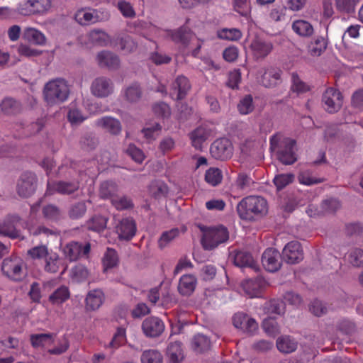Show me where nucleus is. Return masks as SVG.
<instances>
[{"label":"nucleus","instance_id":"obj_8","mask_svg":"<svg viewBox=\"0 0 363 363\" xmlns=\"http://www.w3.org/2000/svg\"><path fill=\"white\" fill-rule=\"evenodd\" d=\"M37 179L32 172L21 174L16 184V192L20 197L28 198L35 191Z\"/></svg>","mask_w":363,"mask_h":363},{"label":"nucleus","instance_id":"obj_16","mask_svg":"<svg viewBox=\"0 0 363 363\" xmlns=\"http://www.w3.org/2000/svg\"><path fill=\"white\" fill-rule=\"evenodd\" d=\"M164 322L155 316L145 318L142 323V330L149 337H159L164 332Z\"/></svg>","mask_w":363,"mask_h":363},{"label":"nucleus","instance_id":"obj_42","mask_svg":"<svg viewBox=\"0 0 363 363\" xmlns=\"http://www.w3.org/2000/svg\"><path fill=\"white\" fill-rule=\"evenodd\" d=\"M211 342L207 336L202 334L196 335L191 340V347L197 352H203L210 348Z\"/></svg>","mask_w":363,"mask_h":363},{"label":"nucleus","instance_id":"obj_41","mask_svg":"<svg viewBox=\"0 0 363 363\" xmlns=\"http://www.w3.org/2000/svg\"><path fill=\"white\" fill-rule=\"evenodd\" d=\"M107 221L108 219L105 216L96 215L86 221V226L88 230L101 232L106 228Z\"/></svg>","mask_w":363,"mask_h":363},{"label":"nucleus","instance_id":"obj_4","mask_svg":"<svg viewBox=\"0 0 363 363\" xmlns=\"http://www.w3.org/2000/svg\"><path fill=\"white\" fill-rule=\"evenodd\" d=\"M44 97L49 104H57L66 101L69 94L67 82L62 78L49 81L44 87Z\"/></svg>","mask_w":363,"mask_h":363},{"label":"nucleus","instance_id":"obj_61","mask_svg":"<svg viewBox=\"0 0 363 363\" xmlns=\"http://www.w3.org/2000/svg\"><path fill=\"white\" fill-rule=\"evenodd\" d=\"M179 230L173 228L168 231L164 232L158 240L159 247L162 249L165 247L170 242L179 235Z\"/></svg>","mask_w":363,"mask_h":363},{"label":"nucleus","instance_id":"obj_45","mask_svg":"<svg viewBox=\"0 0 363 363\" xmlns=\"http://www.w3.org/2000/svg\"><path fill=\"white\" fill-rule=\"evenodd\" d=\"M264 332L271 337H275L281 332L280 327L277 320L272 318H265L262 324Z\"/></svg>","mask_w":363,"mask_h":363},{"label":"nucleus","instance_id":"obj_22","mask_svg":"<svg viewBox=\"0 0 363 363\" xmlns=\"http://www.w3.org/2000/svg\"><path fill=\"white\" fill-rule=\"evenodd\" d=\"M273 43L260 38H255L250 45L254 56L257 59L265 58L273 50Z\"/></svg>","mask_w":363,"mask_h":363},{"label":"nucleus","instance_id":"obj_54","mask_svg":"<svg viewBox=\"0 0 363 363\" xmlns=\"http://www.w3.org/2000/svg\"><path fill=\"white\" fill-rule=\"evenodd\" d=\"M118 262V257L116 251L112 248H108L103 258L105 269L114 267Z\"/></svg>","mask_w":363,"mask_h":363},{"label":"nucleus","instance_id":"obj_51","mask_svg":"<svg viewBox=\"0 0 363 363\" xmlns=\"http://www.w3.org/2000/svg\"><path fill=\"white\" fill-rule=\"evenodd\" d=\"M264 310L268 314L280 315L284 312V306L281 301L271 300L265 303Z\"/></svg>","mask_w":363,"mask_h":363},{"label":"nucleus","instance_id":"obj_23","mask_svg":"<svg viewBox=\"0 0 363 363\" xmlns=\"http://www.w3.org/2000/svg\"><path fill=\"white\" fill-rule=\"evenodd\" d=\"M167 35L175 43H181L184 46H188L194 37L192 32L184 26L174 30H167Z\"/></svg>","mask_w":363,"mask_h":363},{"label":"nucleus","instance_id":"obj_62","mask_svg":"<svg viewBox=\"0 0 363 363\" xmlns=\"http://www.w3.org/2000/svg\"><path fill=\"white\" fill-rule=\"evenodd\" d=\"M119 45L121 50L124 51L125 53L134 52L138 47L137 43L135 42L129 35L121 37L119 40Z\"/></svg>","mask_w":363,"mask_h":363},{"label":"nucleus","instance_id":"obj_59","mask_svg":"<svg viewBox=\"0 0 363 363\" xmlns=\"http://www.w3.org/2000/svg\"><path fill=\"white\" fill-rule=\"evenodd\" d=\"M161 130L162 126L159 123H156L150 127L144 128L141 132L143 134L144 138L150 143L159 136Z\"/></svg>","mask_w":363,"mask_h":363},{"label":"nucleus","instance_id":"obj_26","mask_svg":"<svg viewBox=\"0 0 363 363\" xmlns=\"http://www.w3.org/2000/svg\"><path fill=\"white\" fill-rule=\"evenodd\" d=\"M88 42L98 46H107L111 41L110 35L103 29L94 28L86 34Z\"/></svg>","mask_w":363,"mask_h":363},{"label":"nucleus","instance_id":"obj_46","mask_svg":"<svg viewBox=\"0 0 363 363\" xmlns=\"http://www.w3.org/2000/svg\"><path fill=\"white\" fill-rule=\"evenodd\" d=\"M223 179L222 172L216 167L209 168L205 174V180L210 185L215 186L219 184Z\"/></svg>","mask_w":363,"mask_h":363},{"label":"nucleus","instance_id":"obj_32","mask_svg":"<svg viewBox=\"0 0 363 363\" xmlns=\"http://www.w3.org/2000/svg\"><path fill=\"white\" fill-rule=\"evenodd\" d=\"M327 40L320 35L315 36L308 45V52L311 56L318 57L327 48Z\"/></svg>","mask_w":363,"mask_h":363},{"label":"nucleus","instance_id":"obj_29","mask_svg":"<svg viewBox=\"0 0 363 363\" xmlns=\"http://www.w3.org/2000/svg\"><path fill=\"white\" fill-rule=\"evenodd\" d=\"M264 286L265 281L261 277L248 279L242 284L243 290L250 297L257 296Z\"/></svg>","mask_w":363,"mask_h":363},{"label":"nucleus","instance_id":"obj_28","mask_svg":"<svg viewBox=\"0 0 363 363\" xmlns=\"http://www.w3.org/2000/svg\"><path fill=\"white\" fill-rule=\"evenodd\" d=\"M197 284L196 278L192 274H184L178 284V291L182 296H190L195 290Z\"/></svg>","mask_w":363,"mask_h":363},{"label":"nucleus","instance_id":"obj_20","mask_svg":"<svg viewBox=\"0 0 363 363\" xmlns=\"http://www.w3.org/2000/svg\"><path fill=\"white\" fill-rule=\"evenodd\" d=\"M96 125L104 132L113 135H118L121 133L122 125L120 121L111 116H104L95 121Z\"/></svg>","mask_w":363,"mask_h":363},{"label":"nucleus","instance_id":"obj_24","mask_svg":"<svg viewBox=\"0 0 363 363\" xmlns=\"http://www.w3.org/2000/svg\"><path fill=\"white\" fill-rule=\"evenodd\" d=\"M98 65L101 67H107L110 69H116L120 66L119 57L106 50L99 52L96 55Z\"/></svg>","mask_w":363,"mask_h":363},{"label":"nucleus","instance_id":"obj_63","mask_svg":"<svg viewBox=\"0 0 363 363\" xmlns=\"http://www.w3.org/2000/svg\"><path fill=\"white\" fill-rule=\"evenodd\" d=\"M234 10L242 16H247L251 11L249 0H233Z\"/></svg>","mask_w":363,"mask_h":363},{"label":"nucleus","instance_id":"obj_17","mask_svg":"<svg viewBox=\"0 0 363 363\" xmlns=\"http://www.w3.org/2000/svg\"><path fill=\"white\" fill-rule=\"evenodd\" d=\"M262 262L266 270L274 272L281 266V256L277 250L267 248L262 255Z\"/></svg>","mask_w":363,"mask_h":363},{"label":"nucleus","instance_id":"obj_34","mask_svg":"<svg viewBox=\"0 0 363 363\" xmlns=\"http://www.w3.org/2000/svg\"><path fill=\"white\" fill-rule=\"evenodd\" d=\"M167 354L173 363L182 362L184 356L182 343L179 341L170 342L167 349Z\"/></svg>","mask_w":363,"mask_h":363},{"label":"nucleus","instance_id":"obj_11","mask_svg":"<svg viewBox=\"0 0 363 363\" xmlns=\"http://www.w3.org/2000/svg\"><path fill=\"white\" fill-rule=\"evenodd\" d=\"M282 259L288 264H296L303 259V250L297 241L288 242L282 250Z\"/></svg>","mask_w":363,"mask_h":363},{"label":"nucleus","instance_id":"obj_7","mask_svg":"<svg viewBox=\"0 0 363 363\" xmlns=\"http://www.w3.org/2000/svg\"><path fill=\"white\" fill-rule=\"evenodd\" d=\"M90 91L97 98H106L114 92V84L108 77H98L92 81Z\"/></svg>","mask_w":363,"mask_h":363},{"label":"nucleus","instance_id":"obj_5","mask_svg":"<svg viewBox=\"0 0 363 363\" xmlns=\"http://www.w3.org/2000/svg\"><path fill=\"white\" fill-rule=\"evenodd\" d=\"M51 6V0H26L18 4L17 11L23 16L44 14Z\"/></svg>","mask_w":363,"mask_h":363},{"label":"nucleus","instance_id":"obj_1","mask_svg":"<svg viewBox=\"0 0 363 363\" xmlns=\"http://www.w3.org/2000/svg\"><path fill=\"white\" fill-rule=\"evenodd\" d=\"M270 150L285 165L292 164L297 160L295 140L284 138L279 133L274 134L270 138Z\"/></svg>","mask_w":363,"mask_h":363},{"label":"nucleus","instance_id":"obj_10","mask_svg":"<svg viewBox=\"0 0 363 363\" xmlns=\"http://www.w3.org/2000/svg\"><path fill=\"white\" fill-rule=\"evenodd\" d=\"M210 152L215 159L225 160L232 157L233 147L228 139L222 138L217 139L211 144Z\"/></svg>","mask_w":363,"mask_h":363},{"label":"nucleus","instance_id":"obj_33","mask_svg":"<svg viewBox=\"0 0 363 363\" xmlns=\"http://www.w3.org/2000/svg\"><path fill=\"white\" fill-rule=\"evenodd\" d=\"M55 335L52 333H39L30 335V340L34 348H44L54 342Z\"/></svg>","mask_w":363,"mask_h":363},{"label":"nucleus","instance_id":"obj_48","mask_svg":"<svg viewBox=\"0 0 363 363\" xmlns=\"http://www.w3.org/2000/svg\"><path fill=\"white\" fill-rule=\"evenodd\" d=\"M140 359L142 363H162L163 362L162 354L156 350L144 351Z\"/></svg>","mask_w":363,"mask_h":363},{"label":"nucleus","instance_id":"obj_57","mask_svg":"<svg viewBox=\"0 0 363 363\" xmlns=\"http://www.w3.org/2000/svg\"><path fill=\"white\" fill-rule=\"evenodd\" d=\"M238 109L241 114L246 115L254 110L253 99L251 95L244 96L238 104Z\"/></svg>","mask_w":363,"mask_h":363},{"label":"nucleus","instance_id":"obj_60","mask_svg":"<svg viewBox=\"0 0 363 363\" xmlns=\"http://www.w3.org/2000/svg\"><path fill=\"white\" fill-rule=\"evenodd\" d=\"M294 179V175L293 174H281L277 175L274 178V184L278 190L284 189L285 186L291 184Z\"/></svg>","mask_w":363,"mask_h":363},{"label":"nucleus","instance_id":"obj_40","mask_svg":"<svg viewBox=\"0 0 363 363\" xmlns=\"http://www.w3.org/2000/svg\"><path fill=\"white\" fill-rule=\"evenodd\" d=\"M118 192V186L113 182L106 181L101 184L99 196L103 199L112 200Z\"/></svg>","mask_w":363,"mask_h":363},{"label":"nucleus","instance_id":"obj_25","mask_svg":"<svg viewBox=\"0 0 363 363\" xmlns=\"http://www.w3.org/2000/svg\"><path fill=\"white\" fill-rule=\"evenodd\" d=\"M233 259L234 264L239 267H248L255 271L259 269L257 262L248 252L242 250L236 252Z\"/></svg>","mask_w":363,"mask_h":363},{"label":"nucleus","instance_id":"obj_30","mask_svg":"<svg viewBox=\"0 0 363 363\" xmlns=\"http://www.w3.org/2000/svg\"><path fill=\"white\" fill-rule=\"evenodd\" d=\"M23 39L36 45H45L47 41L45 35L41 31L32 27L24 29Z\"/></svg>","mask_w":363,"mask_h":363},{"label":"nucleus","instance_id":"obj_14","mask_svg":"<svg viewBox=\"0 0 363 363\" xmlns=\"http://www.w3.org/2000/svg\"><path fill=\"white\" fill-rule=\"evenodd\" d=\"M233 323L236 328L250 335H255L258 330V323L256 320L242 313H238L233 315Z\"/></svg>","mask_w":363,"mask_h":363},{"label":"nucleus","instance_id":"obj_49","mask_svg":"<svg viewBox=\"0 0 363 363\" xmlns=\"http://www.w3.org/2000/svg\"><path fill=\"white\" fill-rule=\"evenodd\" d=\"M124 94L128 101L136 102L142 96L141 88L136 83L132 84L125 89Z\"/></svg>","mask_w":363,"mask_h":363},{"label":"nucleus","instance_id":"obj_31","mask_svg":"<svg viewBox=\"0 0 363 363\" xmlns=\"http://www.w3.org/2000/svg\"><path fill=\"white\" fill-rule=\"evenodd\" d=\"M291 28L293 31L302 38H309L314 33L313 26L307 21L296 20L292 23Z\"/></svg>","mask_w":363,"mask_h":363},{"label":"nucleus","instance_id":"obj_9","mask_svg":"<svg viewBox=\"0 0 363 363\" xmlns=\"http://www.w3.org/2000/svg\"><path fill=\"white\" fill-rule=\"evenodd\" d=\"M23 265V262L19 257L6 258L2 263L1 270L10 279L19 281L24 276Z\"/></svg>","mask_w":363,"mask_h":363},{"label":"nucleus","instance_id":"obj_39","mask_svg":"<svg viewBox=\"0 0 363 363\" xmlns=\"http://www.w3.org/2000/svg\"><path fill=\"white\" fill-rule=\"evenodd\" d=\"M44 270L48 273H57L61 266V260L58 255L51 251V253L44 260Z\"/></svg>","mask_w":363,"mask_h":363},{"label":"nucleus","instance_id":"obj_19","mask_svg":"<svg viewBox=\"0 0 363 363\" xmlns=\"http://www.w3.org/2000/svg\"><path fill=\"white\" fill-rule=\"evenodd\" d=\"M191 89L189 79L183 76H178L172 84L170 96L174 100L183 99Z\"/></svg>","mask_w":363,"mask_h":363},{"label":"nucleus","instance_id":"obj_6","mask_svg":"<svg viewBox=\"0 0 363 363\" xmlns=\"http://www.w3.org/2000/svg\"><path fill=\"white\" fill-rule=\"evenodd\" d=\"M343 104L341 92L333 87L328 88L323 94L322 104L324 110L329 113H337Z\"/></svg>","mask_w":363,"mask_h":363},{"label":"nucleus","instance_id":"obj_35","mask_svg":"<svg viewBox=\"0 0 363 363\" xmlns=\"http://www.w3.org/2000/svg\"><path fill=\"white\" fill-rule=\"evenodd\" d=\"M1 111L6 115H15L21 112V104L13 98H6L0 104Z\"/></svg>","mask_w":363,"mask_h":363},{"label":"nucleus","instance_id":"obj_44","mask_svg":"<svg viewBox=\"0 0 363 363\" xmlns=\"http://www.w3.org/2000/svg\"><path fill=\"white\" fill-rule=\"evenodd\" d=\"M150 194L156 199L165 196L168 193L167 186L161 181H154L149 186Z\"/></svg>","mask_w":363,"mask_h":363},{"label":"nucleus","instance_id":"obj_47","mask_svg":"<svg viewBox=\"0 0 363 363\" xmlns=\"http://www.w3.org/2000/svg\"><path fill=\"white\" fill-rule=\"evenodd\" d=\"M51 253V251H49L48 247L45 245H40L35 247H32L31 249L28 250V255L33 259H43Z\"/></svg>","mask_w":363,"mask_h":363},{"label":"nucleus","instance_id":"obj_21","mask_svg":"<svg viewBox=\"0 0 363 363\" xmlns=\"http://www.w3.org/2000/svg\"><path fill=\"white\" fill-rule=\"evenodd\" d=\"M79 187V183L76 182H57L48 184L47 194H70L77 191Z\"/></svg>","mask_w":363,"mask_h":363},{"label":"nucleus","instance_id":"obj_13","mask_svg":"<svg viewBox=\"0 0 363 363\" xmlns=\"http://www.w3.org/2000/svg\"><path fill=\"white\" fill-rule=\"evenodd\" d=\"M23 225V223L21 222L20 216L18 215L9 216L0 223V234L13 239L20 238L21 233L17 228Z\"/></svg>","mask_w":363,"mask_h":363},{"label":"nucleus","instance_id":"obj_43","mask_svg":"<svg viewBox=\"0 0 363 363\" xmlns=\"http://www.w3.org/2000/svg\"><path fill=\"white\" fill-rule=\"evenodd\" d=\"M74 18L82 26L92 25L91 7L78 9L74 13Z\"/></svg>","mask_w":363,"mask_h":363},{"label":"nucleus","instance_id":"obj_55","mask_svg":"<svg viewBox=\"0 0 363 363\" xmlns=\"http://www.w3.org/2000/svg\"><path fill=\"white\" fill-rule=\"evenodd\" d=\"M359 0H335L336 9L340 12L352 13L355 10Z\"/></svg>","mask_w":363,"mask_h":363},{"label":"nucleus","instance_id":"obj_56","mask_svg":"<svg viewBox=\"0 0 363 363\" xmlns=\"http://www.w3.org/2000/svg\"><path fill=\"white\" fill-rule=\"evenodd\" d=\"M111 201L113 206L118 210L128 209L133 206L132 200L125 196H118L116 195Z\"/></svg>","mask_w":363,"mask_h":363},{"label":"nucleus","instance_id":"obj_38","mask_svg":"<svg viewBox=\"0 0 363 363\" xmlns=\"http://www.w3.org/2000/svg\"><path fill=\"white\" fill-rule=\"evenodd\" d=\"M69 296L70 294L68 288L62 286L50 295L49 301L53 305L59 306L68 300Z\"/></svg>","mask_w":363,"mask_h":363},{"label":"nucleus","instance_id":"obj_2","mask_svg":"<svg viewBox=\"0 0 363 363\" xmlns=\"http://www.w3.org/2000/svg\"><path fill=\"white\" fill-rule=\"evenodd\" d=\"M267 201L262 196H250L243 199L237 206L239 216L244 220H253L267 213Z\"/></svg>","mask_w":363,"mask_h":363},{"label":"nucleus","instance_id":"obj_27","mask_svg":"<svg viewBox=\"0 0 363 363\" xmlns=\"http://www.w3.org/2000/svg\"><path fill=\"white\" fill-rule=\"evenodd\" d=\"M105 299L104 292L101 289H93L86 295V309L87 311H96L103 304Z\"/></svg>","mask_w":363,"mask_h":363},{"label":"nucleus","instance_id":"obj_12","mask_svg":"<svg viewBox=\"0 0 363 363\" xmlns=\"http://www.w3.org/2000/svg\"><path fill=\"white\" fill-rule=\"evenodd\" d=\"M281 70L277 67H264L259 72V82L267 88L275 87L281 82Z\"/></svg>","mask_w":363,"mask_h":363},{"label":"nucleus","instance_id":"obj_3","mask_svg":"<svg viewBox=\"0 0 363 363\" xmlns=\"http://www.w3.org/2000/svg\"><path fill=\"white\" fill-rule=\"evenodd\" d=\"M202 232L201 245L204 250H212L229 239V232L222 225L200 228Z\"/></svg>","mask_w":363,"mask_h":363},{"label":"nucleus","instance_id":"obj_53","mask_svg":"<svg viewBox=\"0 0 363 363\" xmlns=\"http://www.w3.org/2000/svg\"><path fill=\"white\" fill-rule=\"evenodd\" d=\"M348 262L354 267H363V249H352L347 255Z\"/></svg>","mask_w":363,"mask_h":363},{"label":"nucleus","instance_id":"obj_58","mask_svg":"<svg viewBox=\"0 0 363 363\" xmlns=\"http://www.w3.org/2000/svg\"><path fill=\"white\" fill-rule=\"evenodd\" d=\"M86 211V203L84 201H79L70 206L69 216L72 219H78L82 218Z\"/></svg>","mask_w":363,"mask_h":363},{"label":"nucleus","instance_id":"obj_52","mask_svg":"<svg viewBox=\"0 0 363 363\" xmlns=\"http://www.w3.org/2000/svg\"><path fill=\"white\" fill-rule=\"evenodd\" d=\"M91 12L92 25L98 23L106 22L111 18L109 11L104 9H96L91 8Z\"/></svg>","mask_w":363,"mask_h":363},{"label":"nucleus","instance_id":"obj_37","mask_svg":"<svg viewBox=\"0 0 363 363\" xmlns=\"http://www.w3.org/2000/svg\"><path fill=\"white\" fill-rule=\"evenodd\" d=\"M297 342L291 336L284 335L277 340V349L283 353H291L297 348Z\"/></svg>","mask_w":363,"mask_h":363},{"label":"nucleus","instance_id":"obj_50","mask_svg":"<svg viewBox=\"0 0 363 363\" xmlns=\"http://www.w3.org/2000/svg\"><path fill=\"white\" fill-rule=\"evenodd\" d=\"M218 37L220 39L235 41L241 38L242 33L237 28H223L218 31Z\"/></svg>","mask_w":363,"mask_h":363},{"label":"nucleus","instance_id":"obj_15","mask_svg":"<svg viewBox=\"0 0 363 363\" xmlns=\"http://www.w3.org/2000/svg\"><path fill=\"white\" fill-rule=\"evenodd\" d=\"M90 244L83 245L79 242H70L63 247V254L70 262L76 261L80 257L86 255L90 252Z\"/></svg>","mask_w":363,"mask_h":363},{"label":"nucleus","instance_id":"obj_64","mask_svg":"<svg viewBox=\"0 0 363 363\" xmlns=\"http://www.w3.org/2000/svg\"><path fill=\"white\" fill-rule=\"evenodd\" d=\"M72 278L76 281L81 282L86 280L88 278L89 272L85 266L82 264H77L72 268Z\"/></svg>","mask_w":363,"mask_h":363},{"label":"nucleus","instance_id":"obj_18","mask_svg":"<svg viewBox=\"0 0 363 363\" xmlns=\"http://www.w3.org/2000/svg\"><path fill=\"white\" fill-rule=\"evenodd\" d=\"M115 229L120 240H130L135 235L136 225L132 218H125L118 221Z\"/></svg>","mask_w":363,"mask_h":363},{"label":"nucleus","instance_id":"obj_36","mask_svg":"<svg viewBox=\"0 0 363 363\" xmlns=\"http://www.w3.org/2000/svg\"><path fill=\"white\" fill-rule=\"evenodd\" d=\"M209 134L210 133L206 127L199 126L196 128L189 134L192 145L196 149L201 148L202 143L206 141Z\"/></svg>","mask_w":363,"mask_h":363}]
</instances>
